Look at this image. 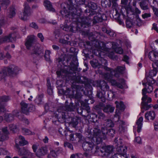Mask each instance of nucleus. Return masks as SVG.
I'll return each mask as SVG.
<instances>
[{"label": "nucleus", "instance_id": "obj_1", "mask_svg": "<svg viewBox=\"0 0 158 158\" xmlns=\"http://www.w3.org/2000/svg\"><path fill=\"white\" fill-rule=\"evenodd\" d=\"M86 0H68L66 3L62 5L63 8L60 11L61 14L63 17H67L69 15H79L81 9L79 7V6L84 4Z\"/></svg>", "mask_w": 158, "mask_h": 158}, {"label": "nucleus", "instance_id": "obj_2", "mask_svg": "<svg viewBox=\"0 0 158 158\" xmlns=\"http://www.w3.org/2000/svg\"><path fill=\"white\" fill-rule=\"evenodd\" d=\"M102 133L101 131L97 128H94L93 131L89 133L88 137L93 138V140H95L97 144L100 143L102 139H105L104 135L107 134L113 137L115 134V131L113 129H110L107 131V129L106 128L104 129L103 127L102 128Z\"/></svg>", "mask_w": 158, "mask_h": 158}, {"label": "nucleus", "instance_id": "obj_3", "mask_svg": "<svg viewBox=\"0 0 158 158\" xmlns=\"http://www.w3.org/2000/svg\"><path fill=\"white\" fill-rule=\"evenodd\" d=\"M16 148L17 149V152L19 155L22 156H26L27 157L30 158H34L33 154L30 152L29 150L25 148L24 147L20 148L19 144L15 146Z\"/></svg>", "mask_w": 158, "mask_h": 158}, {"label": "nucleus", "instance_id": "obj_4", "mask_svg": "<svg viewBox=\"0 0 158 158\" xmlns=\"http://www.w3.org/2000/svg\"><path fill=\"white\" fill-rule=\"evenodd\" d=\"M24 10L23 14H21L19 15V18L23 20H26L28 17L30 16L31 14L30 8L29 6L28 3L25 2L24 4Z\"/></svg>", "mask_w": 158, "mask_h": 158}, {"label": "nucleus", "instance_id": "obj_5", "mask_svg": "<svg viewBox=\"0 0 158 158\" xmlns=\"http://www.w3.org/2000/svg\"><path fill=\"white\" fill-rule=\"evenodd\" d=\"M2 33V30L0 29V35ZM16 35L15 33L9 34L8 35L5 36L0 39V44L2 42H12L15 40Z\"/></svg>", "mask_w": 158, "mask_h": 158}, {"label": "nucleus", "instance_id": "obj_6", "mask_svg": "<svg viewBox=\"0 0 158 158\" xmlns=\"http://www.w3.org/2000/svg\"><path fill=\"white\" fill-rule=\"evenodd\" d=\"M114 151V148L112 146L108 145L103 146L100 150L103 156L108 157Z\"/></svg>", "mask_w": 158, "mask_h": 158}, {"label": "nucleus", "instance_id": "obj_7", "mask_svg": "<svg viewBox=\"0 0 158 158\" xmlns=\"http://www.w3.org/2000/svg\"><path fill=\"white\" fill-rule=\"evenodd\" d=\"M148 57L150 60L153 62L152 64L153 67H156L155 65L158 64V52L152 51L149 52Z\"/></svg>", "mask_w": 158, "mask_h": 158}, {"label": "nucleus", "instance_id": "obj_8", "mask_svg": "<svg viewBox=\"0 0 158 158\" xmlns=\"http://www.w3.org/2000/svg\"><path fill=\"white\" fill-rule=\"evenodd\" d=\"M34 40L35 36L34 35H30L27 37L25 44L27 49H31V48L35 44Z\"/></svg>", "mask_w": 158, "mask_h": 158}, {"label": "nucleus", "instance_id": "obj_9", "mask_svg": "<svg viewBox=\"0 0 158 158\" xmlns=\"http://www.w3.org/2000/svg\"><path fill=\"white\" fill-rule=\"evenodd\" d=\"M8 68L7 72L8 75L13 77L18 73L20 69L17 67L15 65H12Z\"/></svg>", "mask_w": 158, "mask_h": 158}, {"label": "nucleus", "instance_id": "obj_10", "mask_svg": "<svg viewBox=\"0 0 158 158\" xmlns=\"http://www.w3.org/2000/svg\"><path fill=\"white\" fill-rule=\"evenodd\" d=\"M76 26V24L71 23L70 25V26H69L68 24H64L63 27L61 25H60V27L63 30L65 31L74 32L77 30V28L75 27Z\"/></svg>", "mask_w": 158, "mask_h": 158}, {"label": "nucleus", "instance_id": "obj_11", "mask_svg": "<svg viewBox=\"0 0 158 158\" xmlns=\"http://www.w3.org/2000/svg\"><path fill=\"white\" fill-rule=\"evenodd\" d=\"M21 105L22 112L26 114H27L29 111H31L32 110L31 108L33 107L32 105H30L28 107V105L23 102H22Z\"/></svg>", "mask_w": 158, "mask_h": 158}, {"label": "nucleus", "instance_id": "obj_12", "mask_svg": "<svg viewBox=\"0 0 158 158\" xmlns=\"http://www.w3.org/2000/svg\"><path fill=\"white\" fill-rule=\"evenodd\" d=\"M87 6L89 8V13H90V15H93L96 13V10L98 7L96 3L92 2H90L88 3Z\"/></svg>", "mask_w": 158, "mask_h": 158}, {"label": "nucleus", "instance_id": "obj_13", "mask_svg": "<svg viewBox=\"0 0 158 158\" xmlns=\"http://www.w3.org/2000/svg\"><path fill=\"white\" fill-rule=\"evenodd\" d=\"M94 144L92 142H85L82 145L83 149L86 151H91L94 148Z\"/></svg>", "mask_w": 158, "mask_h": 158}, {"label": "nucleus", "instance_id": "obj_14", "mask_svg": "<svg viewBox=\"0 0 158 158\" xmlns=\"http://www.w3.org/2000/svg\"><path fill=\"white\" fill-rule=\"evenodd\" d=\"M21 146H23L28 144V142L25 139L24 137L22 136L19 135L15 140V145L19 144Z\"/></svg>", "mask_w": 158, "mask_h": 158}, {"label": "nucleus", "instance_id": "obj_15", "mask_svg": "<svg viewBox=\"0 0 158 158\" xmlns=\"http://www.w3.org/2000/svg\"><path fill=\"white\" fill-rule=\"evenodd\" d=\"M116 150L118 152V154L120 155H125L126 157L128 155L126 153L127 150V147L126 146H124L122 145H118L117 147L116 148Z\"/></svg>", "mask_w": 158, "mask_h": 158}, {"label": "nucleus", "instance_id": "obj_16", "mask_svg": "<svg viewBox=\"0 0 158 158\" xmlns=\"http://www.w3.org/2000/svg\"><path fill=\"white\" fill-rule=\"evenodd\" d=\"M48 151L46 147H42L38 149L36 155L38 157H40L41 156L47 154Z\"/></svg>", "mask_w": 158, "mask_h": 158}, {"label": "nucleus", "instance_id": "obj_17", "mask_svg": "<svg viewBox=\"0 0 158 158\" xmlns=\"http://www.w3.org/2000/svg\"><path fill=\"white\" fill-rule=\"evenodd\" d=\"M108 70L110 71V73L112 75H114V76H116V73H121L124 70V68L123 67L118 66L117 67L116 70H114L112 69H110L109 68H107Z\"/></svg>", "mask_w": 158, "mask_h": 158}, {"label": "nucleus", "instance_id": "obj_18", "mask_svg": "<svg viewBox=\"0 0 158 158\" xmlns=\"http://www.w3.org/2000/svg\"><path fill=\"white\" fill-rule=\"evenodd\" d=\"M110 74L111 75H110L109 73H106L104 75V77L106 80L110 82L112 85L116 86L118 83L115 80L112 79V75L111 73Z\"/></svg>", "mask_w": 158, "mask_h": 158}, {"label": "nucleus", "instance_id": "obj_19", "mask_svg": "<svg viewBox=\"0 0 158 158\" xmlns=\"http://www.w3.org/2000/svg\"><path fill=\"white\" fill-rule=\"evenodd\" d=\"M38 45L35 44L31 48V53L32 54H40L43 52L40 49Z\"/></svg>", "mask_w": 158, "mask_h": 158}, {"label": "nucleus", "instance_id": "obj_20", "mask_svg": "<svg viewBox=\"0 0 158 158\" xmlns=\"http://www.w3.org/2000/svg\"><path fill=\"white\" fill-rule=\"evenodd\" d=\"M155 117V114L153 111H148L145 114V118L148 121L152 120Z\"/></svg>", "mask_w": 158, "mask_h": 158}, {"label": "nucleus", "instance_id": "obj_21", "mask_svg": "<svg viewBox=\"0 0 158 158\" xmlns=\"http://www.w3.org/2000/svg\"><path fill=\"white\" fill-rule=\"evenodd\" d=\"M117 124L119 126L118 131L122 133L124 132L125 129V123L123 121L119 119V118H118V119L117 122Z\"/></svg>", "mask_w": 158, "mask_h": 158}, {"label": "nucleus", "instance_id": "obj_22", "mask_svg": "<svg viewBox=\"0 0 158 158\" xmlns=\"http://www.w3.org/2000/svg\"><path fill=\"white\" fill-rule=\"evenodd\" d=\"M8 68H4L2 69L0 72V81L4 79L8 75L7 72Z\"/></svg>", "mask_w": 158, "mask_h": 158}, {"label": "nucleus", "instance_id": "obj_23", "mask_svg": "<svg viewBox=\"0 0 158 158\" xmlns=\"http://www.w3.org/2000/svg\"><path fill=\"white\" fill-rule=\"evenodd\" d=\"M146 94L145 89H142V95L143 96L142 98V102L141 104L143 106L144 108V107L146 106V101L147 100L148 98L147 96L146 95Z\"/></svg>", "mask_w": 158, "mask_h": 158}, {"label": "nucleus", "instance_id": "obj_24", "mask_svg": "<svg viewBox=\"0 0 158 158\" xmlns=\"http://www.w3.org/2000/svg\"><path fill=\"white\" fill-rule=\"evenodd\" d=\"M143 85H146V88H144L145 89V91L146 93L147 92L148 93H150L153 90V88L152 85L151 84H150V82L149 81L145 83H143Z\"/></svg>", "mask_w": 158, "mask_h": 158}, {"label": "nucleus", "instance_id": "obj_25", "mask_svg": "<svg viewBox=\"0 0 158 158\" xmlns=\"http://www.w3.org/2000/svg\"><path fill=\"white\" fill-rule=\"evenodd\" d=\"M143 121V118L142 117H140L137 120L136 122V125L137 126L138 132H140L141 128L142 126V122Z\"/></svg>", "mask_w": 158, "mask_h": 158}, {"label": "nucleus", "instance_id": "obj_26", "mask_svg": "<svg viewBox=\"0 0 158 158\" xmlns=\"http://www.w3.org/2000/svg\"><path fill=\"white\" fill-rule=\"evenodd\" d=\"M44 5L47 10L52 12L55 11V9L52 7L51 3L49 1H44Z\"/></svg>", "mask_w": 158, "mask_h": 158}, {"label": "nucleus", "instance_id": "obj_27", "mask_svg": "<svg viewBox=\"0 0 158 158\" xmlns=\"http://www.w3.org/2000/svg\"><path fill=\"white\" fill-rule=\"evenodd\" d=\"M105 15H102L101 14L98 13L96 16H95L94 17V23H96L97 22H102V20H104L103 17Z\"/></svg>", "mask_w": 158, "mask_h": 158}, {"label": "nucleus", "instance_id": "obj_28", "mask_svg": "<svg viewBox=\"0 0 158 158\" xmlns=\"http://www.w3.org/2000/svg\"><path fill=\"white\" fill-rule=\"evenodd\" d=\"M64 135L66 136L69 135L70 137L69 139L71 140L74 141L76 140L77 139V136L76 134H72L71 133L70 131H64Z\"/></svg>", "mask_w": 158, "mask_h": 158}, {"label": "nucleus", "instance_id": "obj_29", "mask_svg": "<svg viewBox=\"0 0 158 158\" xmlns=\"http://www.w3.org/2000/svg\"><path fill=\"white\" fill-rule=\"evenodd\" d=\"M104 125V127H103L104 129L106 128L107 129L108 127H113L114 126V124L111 120L108 119L106 120Z\"/></svg>", "mask_w": 158, "mask_h": 158}, {"label": "nucleus", "instance_id": "obj_30", "mask_svg": "<svg viewBox=\"0 0 158 158\" xmlns=\"http://www.w3.org/2000/svg\"><path fill=\"white\" fill-rule=\"evenodd\" d=\"M114 107L110 105H107L103 109V111L106 113H110L114 111Z\"/></svg>", "mask_w": 158, "mask_h": 158}, {"label": "nucleus", "instance_id": "obj_31", "mask_svg": "<svg viewBox=\"0 0 158 158\" xmlns=\"http://www.w3.org/2000/svg\"><path fill=\"white\" fill-rule=\"evenodd\" d=\"M101 89L103 91H107L109 90V86L104 81H101L100 83Z\"/></svg>", "mask_w": 158, "mask_h": 158}, {"label": "nucleus", "instance_id": "obj_32", "mask_svg": "<svg viewBox=\"0 0 158 158\" xmlns=\"http://www.w3.org/2000/svg\"><path fill=\"white\" fill-rule=\"evenodd\" d=\"M4 119L7 122H10L14 119L13 115L10 114L6 113L4 115Z\"/></svg>", "mask_w": 158, "mask_h": 158}, {"label": "nucleus", "instance_id": "obj_33", "mask_svg": "<svg viewBox=\"0 0 158 158\" xmlns=\"http://www.w3.org/2000/svg\"><path fill=\"white\" fill-rule=\"evenodd\" d=\"M115 104H116V107L118 109L121 110H123L124 109V105L122 102H118L116 101Z\"/></svg>", "mask_w": 158, "mask_h": 158}, {"label": "nucleus", "instance_id": "obj_34", "mask_svg": "<svg viewBox=\"0 0 158 158\" xmlns=\"http://www.w3.org/2000/svg\"><path fill=\"white\" fill-rule=\"evenodd\" d=\"M43 97V95L42 94L39 95L35 100V103L39 105L42 104H43L42 101Z\"/></svg>", "mask_w": 158, "mask_h": 158}, {"label": "nucleus", "instance_id": "obj_35", "mask_svg": "<svg viewBox=\"0 0 158 158\" xmlns=\"http://www.w3.org/2000/svg\"><path fill=\"white\" fill-rule=\"evenodd\" d=\"M22 130L23 133L26 135H32L35 134L33 132L27 128H23Z\"/></svg>", "mask_w": 158, "mask_h": 158}, {"label": "nucleus", "instance_id": "obj_36", "mask_svg": "<svg viewBox=\"0 0 158 158\" xmlns=\"http://www.w3.org/2000/svg\"><path fill=\"white\" fill-rule=\"evenodd\" d=\"M157 69L156 68H154L153 70H151L149 72V75L150 76V78L151 80L150 81H152V77L155 76L157 74Z\"/></svg>", "mask_w": 158, "mask_h": 158}, {"label": "nucleus", "instance_id": "obj_37", "mask_svg": "<svg viewBox=\"0 0 158 158\" xmlns=\"http://www.w3.org/2000/svg\"><path fill=\"white\" fill-rule=\"evenodd\" d=\"M0 2L1 6L4 9H5L6 8V6L9 3V0H1Z\"/></svg>", "mask_w": 158, "mask_h": 158}, {"label": "nucleus", "instance_id": "obj_38", "mask_svg": "<svg viewBox=\"0 0 158 158\" xmlns=\"http://www.w3.org/2000/svg\"><path fill=\"white\" fill-rule=\"evenodd\" d=\"M15 10L14 8H10L8 15V17L10 18H12L15 15Z\"/></svg>", "mask_w": 158, "mask_h": 158}, {"label": "nucleus", "instance_id": "obj_39", "mask_svg": "<svg viewBox=\"0 0 158 158\" xmlns=\"http://www.w3.org/2000/svg\"><path fill=\"white\" fill-rule=\"evenodd\" d=\"M51 52L49 50H46L45 51L44 57L47 61H49L50 60V54Z\"/></svg>", "mask_w": 158, "mask_h": 158}, {"label": "nucleus", "instance_id": "obj_40", "mask_svg": "<svg viewBox=\"0 0 158 158\" xmlns=\"http://www.w3.org/2000/svg\"><path fill=\"white\" fill-rule=\"evenodd\" d=\"M50 155L54 157H56L58 156L55 150H54L52 149H50V154L48 155V157L49 158H51L50 156Z\"/></svg>", "mask_w": 158, "mask_h": 158}, {"label": "nucleus", "instance_id": "obj_41", "mask_svg": "<svg viewBox=\"0 0 158 158\" xmlns=\"http://www.w3.org/2000/svg\"><path fill=\"white\" fill-rule=\"evenodd\" d=\"M120 81L121 83L120 84L119 83H118L116 86L120 89H122L124 88V86L125 85L124 81L123 79H121Z\"/></svg>", "mask_w": 158, "mask_h": 158}, {"label": "nucleus", "instance_id": "obj_42", "mask_svg": "<svg viewBox=\"0 0 158 158\" xmlns=\"http://www.w3.org/2000/svg\"><path fill=\"white\" fill-rule=\"evenodd\" d=\"M126 157H126L125 155H121L118 153L115 154L112 156V158H126Z\"/></svg>", "mask_w": 158, "mask_h": 158}, {"label": "nucleus", "instance_id": "obj_43", "mask_svg": "<svg viewBox=\"0 0 158 158\" xmlns=\"http://www.w3.org/2000/svg\"><path fill=\"white\" fill-rule=\"evenodd\" d=\"M64 146L65 148L67 147L71 150H73V147L72 144L69 142H64Z\"/></svg>", "mask_w": 158, "mask_h": 158}, {"label": "nucleus", "instance_id": "obj_44", "mask_svg": "<svg viewBox=\"0 0 158 158\" xmlns=\"http://www.w3.org/2000/svg\"><path fill=\"white\" fill-rule=\"evenodd\" d=\"M9 97L7 96H3L0 98V102H6L9 100Z\"/></svg>", "mask_w": 158, "mask_h": 158}, {"label": "nucleus", "instance_id": "obj_45", "mask_svg": "<svg viewBox=\"0 0 158 158\" xmlns=\"http://www.w3.org/2000/svg\"><path fill=\"white\" fill-rule=\"evenodd\" d=\"M9 128L13 132H15L16 130L17 127L16 125L11 124L9 125Z\"/></svg>", "mask_w": 158, "mask_h": 158}, {"label": "nucleus", "instance_id": "obj_46", "mask_svg": "<svg viewBox=\"0 0 158 158\" xmlns=\"http://www.w3.org/2000/svg\"><path fill=\"white\" fill-rule=\"evenodd\" d=\"M78 121L76 118H74L73 119L71 123V124L73 125V127H75L78 123Z\"/></svg>", "mask_w": 158, "mask_h": 158}, {"label": "nucleus", "instance_id": "obj_47", "mask_svg": "<svg viewBox=\"0 0 158 158\" xmlns=\"http://www.w3.org/2000/svg\"><path fill=\"white\" fill-rule=\"evenodd\" d=\"M115 51L116 53L119 54H122L123 53V50L121 47L117 48Z\"/></svg>", "mask_w": 158, "mask_h": 158}, {"label": "nucleus", "instance_id": "obj_48", "mask_svg": "<svg viewBox=\"0 0 158 158\" xmlns=\"http://www.w3.org/2000/svg\"><path fill=\"white\" fill-rule=\"evenodd\" d=\"M140 6L141 8L143 10H147L148 8V6L145 5L143 3H140Z\"/></svg>", "mask_w": 158, "mask_h": 158}, {"label": "nucleus", "instance_id": "obj_49", "mask_svg": "<svg viewBox=\"0 0 158 158\" xmlns=\"http://www.w3.org/2000/svg\"><path fill=\"white\" fill-rule=\"evenodd\" d=\"M145 150L148 153H150L152 152V148L150 146H148L146 148Z\"/></svg>", "mask_w": 158, "mask_h": 158}, {"label": "nucleus", "instance_id": "obj_50", "mask_svg": "<svg viewBox=\"0 0 158 158\" xmlns=\"http://www.w3.org/2000/svg\"><path fill=\"white\" fill-rule=\"evenodd\" d=\"M4 17L2 15L0 14V27L4 23Z\"/></svg>", "mask_w": 158, "mask_h": 158}, {"label": "nucleus", "instance_id": "obj_51", "mask_svg": "<svg viewBox=\"0 0 158 158\" xmlns=\"http://www.w3.org/2000/svg\"><path fill=\"white\" fill-rule=\"evenodd\" d=\"M0 151L1 153V154L6 155L7 154L8 152L5 149H4L2 148H0Z\"/></svg>", "mask_w": 158, "mask_h": 158}, {"label": "nucleus", "instance_id": "obj_52", "mask_svg": "<svg viewBox=\"0 0 158 158\" xmlns=\"http://www.w3.org/2000/svg\"><path fill=\"white\" fill-rule=\"evenodd\" d=\"M134 141L140 144L141 143V139L140 137H137L135 138Z\"/></svg>", "mask_w": 158, "mask_h": 158}, {"label": "nucleus", "instance_id": "obj_53", "mask_svg": "<svg viewBox=\"0 0 158 158\" xmlns=\"http://www.w3.org/2000/svg\"><path fill=\"white\" fill-rule=\"evenodd\" d=\"M37 36L40 39L41 42H43L44 38L42 33H38L37 34Z\"/></svg>", "mask_w": 158, "mask_h": 158}, {"label": "nucleus", "instance_id": "obj_54", "mask_svg": "<svg viewBox=\"0 0 158 158\" xmlns=\"http://www.w3.org/2000/svg\"><path fill=\"white\" fill-rule=\"evenodd\" d=\"M30 26L35 29H38V27L36 24L34 22H32L30 24Z\"/></svg>", "mask_w": 158, "mask_h": 158}, {"label": "nucleus", "instance_id": "obj_55", "mask_svg": "<svg viewBox=\"0 0 158 158\" xmlns=\"http://www.w3.org/2000/svg\"><path fill=\"white\" fill-rule=\"evenodd\" d=\"M59 41L60 43L63 44H68V42L67 41L63 39H60Z\"/></svg>", "mask_w": 158, "mask_h": 158}, {"label": "nucleus", "instance_id": "obj_56", "mask_svg": "<svg viewBox=\"0 0 158 158\" xmlns=\"http://www.w3.org/2000/svg\"><path fill=\"white\" fill-rule=\"evenodd\" d=\"M94 61V60H93L90 61V62L91 64L93 67H96L98 65V64L96 63V62H95Z\"/></svg>", "mask_w": 158, "mask_h": 158}, {"label": "nucleus", "instance_id": "obj_57", "mask_svg": "<svg viewBox=\"0 0 158 158\" xmlns=\"http://www.w3.org/2000/svg\"><path fill=\"white\" fill-rule=\"evenodd\" d=\"M2 131L4 134H7L9 133V132L7 130V127H5L2 128Z\"/></svg>", "mask_w": 158, "mask_h": 158}, {"label": "nucleus", "instance_id": "obj_58", "mask_svg": "<svg viewBox=\"0 0 158 158\" xmlns=\"http://www.w3.org/2000/svg\"><path fill=\"white\" fill-rule=\"evenodd\" d=\"M55 150L56 153H57V155L59 153H61L62 151V148H56Z\"/></svg>", "mask_w": 158, "mask_h": 158}, {"label": "nucleus", "instance_id": "obj_59", "mask_svg": "<svg viewBox=\"0 0 158 158\" xmlns=\"http://www.w3.org/2000/svg\"><path fill=\"white\" fill-rule=\"evenodd\" d=\"M154 128L155 130L158 131V123L156 122L154 123Z\"/></svg>", "mask_w": 158, "mask_h": 158}, {"label": "nucleus", "instance_id": "obj_60", "mask_svg": "<svg viewBox=\"0 0 158 158\" xmlns=\"http://www.w3.org/2000/svg\"><path fill=\"white\" fill-rule=\"evenodd\" d=\"M150 16L151 15L149 13H145L142 15V17L143 19H145Z\"/></svg>", "mask_w": 158, "mask_h": 158}, {"label": "nucleus", "instance_id": "obj_61", "mask_svg": "<svg viewBox=\"0 0 158 158\" xmlns=\"http://www.w3.org/2000/svg\"><path fill=\"white\" fill-rule=\"evenodd\" d=\"M126 158H138V157L135 155L131 154L130 155V156L128 154Z\"/></svg>", "mask_w": 158, "mask_h": 158}, {"label": "nucleus", "instance_id": "obj_62", "mask_svg": "<svg viewBox=\"0 0 158 158\" xmlns=\"http://www.w3.org/2000/svg\"><path fill=\"white\" fill-rule=\"evenodd\" d=\"M87 20L86 19L84 18L82 20V23H81V26L83 27V24L88 25V23L86 21Z\"/></svg>", "mask_w": 158, "mask_h": 158}, {"label": "nucleus", "instance_id": "obj_63", "mask_svg": "<svg viewBox=\"0 0 158 158\" xmlns=\"http://www.w3.org/2000/svg\"><path fill=\"white\" fill-rule=\"evenodd\" d=\"M126 23V26L128 27H130L132 26V23L130 21H127Z\"/></svg>", "mask_w": 158, "mask_h": 158}, {"label": "nucleus", "instance_id": "obj_64", "mask_svg": "<svg viewBox=\"0 0 158 158\" xmlns=\"http://www.w3.org/2000/svg\"><path fill=\"white\" fill-rule=\"evenodd\" d=\"M32 148L34 152H36L37 148V145L36 144H34L32 146Z\"/></svg>", "mask_w": 158, "mask_h": 158}]
</instances>
